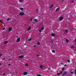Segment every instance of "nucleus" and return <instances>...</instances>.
I'll return each mask as SVG.
<instances>
[{
    "mask_svg": "<svg viewBox=\"0 0 76 76\" xmlns=\"http://www.w3.org/2000/svg\"><path fill=\"white\" fill-rule=\"evenodd\" d=\"M75 42L76 43V40H75Z\"/></svg>",
    "mask_w": 76,
    "mask_h": 76,
    "instance_id": "obj_51",
    "label": "nucleus"
},
{
    "mask_svg": "<svg viewBox=\"0 0 76 76\" xmlns=\"http://www.w3.org/2000/svg\"><path fill=\"white\" fill-rule=\"evenodd\" d=\"M64 70V68H63L62 69V71H63Z\"/></svg>",
    "mask_w": 76,
    "mask_h": 76,
    "instance_id": "obj_34",
    "label": "nucleus"
},
{
    "mask_svg": "<svg viewBox=\"0 0 76 76\" xmlns=\"http://www.w3.org/2000/svg\"><path fill=\"white\" fill-rule=\"evenodd\" d=\"M75 74L76 75V69L75 70Z\"/></svg>",
    "mask_w": 76,
    "mask_h": 76,
    "instance_id": "obj_32",
    "label": "nucleus"
},
{
    "mask_svg": "<svg viewBox=\"0 0 76 76\" xmlns=\"http://www.w3.org/2000/svg\"><path fill=\"white\" fill-rule=\"evenodd\" d=\"M63 19H64L63 17H61L59 18L58 20L60 21H61V20H63Z\"/></svg>",
    "mask_w": 76,
    "mask_h": 76,
    "instance_id": "obj_1",
    "label": "nucleus"
},
{
    "mask_svg": "<svg viewBox=\"0 0 76 76\" xmlns=\"http://www.w3.org/2000/svg\"><path fill=\"white\" fill-rule=\"evenodd\" d=\"M11 60H12V59H9L8 61H10Z\"/></svg>",
    "mask_w": 76,
    "mask_h": 76,
    "instance_id": "obj_39",
    "label": "nucleus"
},
{
    "mask_svg": "<svg viewBox=\"0 0 76 76\" xmlns=\"http://www.w3.org/2000/svg\"><path fill=\"white\" fill-rule=\"evenodd\" d=\"M7 20L8 21V20H10V19L9 18H8L7 19Z\"/></svg>",
    "mask_w": 76,
    "mask_h": 76,
    "instance_id": "obj_33",
    "label": "nucleus"
},
{
    "mask_svg": "<svg viewBox=\"0 0 76 76\" xmlns=\"http://www.w3.org/2000/svg\"><path fill=\"white\" fill-rule=\"evenodd\" d=\"M67 73V72L66 71H65L64 72V73L62 74V76H64V75H66V74Z\"/></svg>",
    "mask_w": 76,
    "mask_h": 76,
    "instance_id": "obj_4",
    "label": "nucleus"
},
{
    "mask_svg": "<svg viewBox=\"0 0 76 76\" xmlns=\"http://www.w3.org/2000/svg\"><path fill=\"white\" fill-rule=\"evenodd\" d=\"M33 19V18H31L30 20V21H31H31H32V20Z\"/></svg>",
    "mask_w": 76,
    "mask_h": 76,
    "instance_id": "obj_30",
    "label": "nucleus"
},
{
    "mask_svg": "<svg viewBox=\"0 0 76 76\" xmlns=\"http://www.w3.org/2000/svg\"><path fill=\"white\" fill-rule=\"evenodd\" d=\"M37 57H39V56H40V55H37Z\"/></svg>",
    "mask_w": 76,
    "mask_h": 76,
    "instance_id": "obj_26",
    "label": "nucleus"
},
{
    "mask_svg": "<svg viewBox=\"0 0 76 76\" xmlns=\"http://www.w3.org/2000/svg\"><path fill=\"white\" fill-rule=\"evenodd\" d=\"M0 65H1V64H0Z\"/></svg>",
    "mask_w": 76,
    "mask_h": 76,
    "instance_id": "obj_52",
    "label": "nucleus"
},
{
    "mask_svg": "<svg viewBox=\"0 0 76 76\" xmlns=\"http://www.w3.org/2000/svg\"><path fill=\"white\" fill-rule=\"evenodd\" d=\"M20 2L21 3H22L23 2V0H19Z\"/></svg>",
    "mask_w": 76,
    "mask_h": 76,
    "instance_id": "obj_18",
    "label": "nucleus"
},
{
    "mask_svg": "<svg viewBox=\"0 0 76 76\" xmlns=\"http://www.w3.org/2000/svg\"><path fill=\"white\" fill-rule=\"evenodd\" d=\"M23 75H28V72H24L23 73Z\"/></svg>",
    "mask_w": 76,
    "mask_h": 76,
    "instance_id": "obj_6",
    "label": "nucleus"
},
{
    "mask_svg": "<svg viewBox=\"0 0 76 76\" xmlns=\"http://www.w3.org/2000/svg\"><path fill=\"white\" fill-rule=\"evenodd\" d=\"M67 66V65L66 64L64 65V66Z\"/></svg>",
    "mask_w": 76,
    "mask_h": 76,
    "instance_id": "obj_47",
    "label": "nucleus"
},
{
    "mask_svg": "<svg viewBox=\"0 0 76 76\" xmlns=\"http://www.w3.org/2000/svg\"><path fill=\"white\" fill-rule=\"evenodd\" d=\"M8 42L7 41H5V42H4V44H7Z\"/></svg>",
    "mask_w": 76,
    "mask_h": 76,
    "instance_id": "obj_15",
    "label": "nucleus"
},
{
    "mask_svg": "<svg viewBox=\"0 0 76 76\" xmlns=\"http://www.w3.org/2000/svg\"><path fill=\"white\" fill-rule=\"evenodd\" d=\"M39 32H41V30H39Z\"/></svg>",
    "mask_w": 76,
    "mask_h": 76,
    "instance_id": "obj_41",
    "label": "nucleus"
},
{
    "mask_svg": "<svg viewBox=\"0 0 76 76\" xmlns=\"http://www.w3.org/2000/svg\"><path fill=\"white\" fill-rule=\"evenodd\" d=\"M20 41V38H19L17 39V42H19Z\"/></svg>",
    "mask_w": 76,
    "mask_h": 76,
    "instance_id": "obj_7",
    "label": "nucleus"
},
{
    "mask_svg": "<svg viewBox=\"0 0 76 76\" xmlns=\"http://www.w3.org/2000/svg\"><path fill=\"white\" fill-rule=\"evenodd\" d=\"M25 66H28V64H26L25 65Z\"/></svg>",
    "mask_w": 76,
    "mask_h": 76,
    "instance_id": "obj_20",
    "label": "nucleus"
},
{
    "mask_svg": "<svg viewBox=\"0 0 76 76\" xmlns=\"http://www.w3.org/2000/svg\"><path fill=\"white\" fill-rule=\"evenodd\" d=\"M34 20L37 23V22H38V20H37V19H35Z\"/></svg>",
    "mask_w": 76,
    "mask_h": 76,
    "instance_id": "obj_11",
    "label": "nucleus"
},
{
    "mask_svg": "<svg viewBox=\"0 0 76 76\" xmlns=\"http://www.w3.org/2000/svg\"><path fill=\"white\" fill-rule=\"evenodd\" d=\"M31 27H29L27 31H29V30H31Z\"/></svg>",
    "mask_w": 76,
    "mask_h": 76,
    "instance_id": "obj_13",
    "label": "nucleus"
},
{
    "mask_svg": "<svg viewBox=\"0 0 76 76\" xmlns=\"http://www.w3.org/2000/svg\"><path fill=\"white\" fill-rule=\"evenodd\" d=\"M24 15V13L22 12L20 13L19 14V15H20V16H23V15Z\"/></svg>",
    "mask_w": 76,
    "mask_h": 76,
    "instance_id": "obj_2",
    "label": "nucleus"
},
{
    "mask_svg": "<svg viewBox=\"0 0 76 76\" xmlns=\"http://www.w3.org/2000/svg\"><path fill=\"white\" fill-rule=\"evenodd\" d=\"M44 29V27H43L42 28V29H41V30H43Z\"/></svg>",
    "mask_w": 76,
    "mask_h": 76,
    "instance_id": "obj_23",
    "label": "nucleus"
},
{
    "mask_svg": "<svg viewBox=\"0 0 76 76\" xmlns=\"http://www.w3.org/2000/svg\"><path fill=\"white\" fill-rule=\"evenodd\" d=\"M3 55L2 54H0V56H1Z\"/></svg>",
    "mask_w": 76,
    "mask_h": 76,
    "instance_id": "obj_43",
    "label": "nucleus"
},
{
    "mask_svg": "<svg viewBox=\"0 0 76 76\" xmlns=\"http://www.w3.org/2000/svg\"><path fill=\"white\" fill-rule=\"evenodd\" d=\"M66 41L67 43H69V41L67 39H66Z\"/></svg>",
    "mask_w": 76,
    "mask_h": 76,
    "instance_id": "obj_10",
    "label": "nucleus"
},
{
    "mask_svg": "<svg viewBox=\"0 0 76 76\" xmlns=\"http://www.w3.org/2000/svg\"><path fill=\"white\" fill-rule=\"evenodd\" d=\"M3 29H4H4H5V27L3 28Z\"/></svg>",
    "mask_w": 76,
    "mask_h": 76,
    "instance_id": "obj_42",
    "label": "nucleus"
},
{
    "mask_svg": "<svg viewBox=\"0 0 76 76\" xmlns=\"http://www.w3.org/2000/svg\"><path fill=\"white\" fill-rule=\"evenodd\" d=\"M74 2V1H73V0H72L71 1V2L72 3H73V2Z\"/></svg>",
    "mask_w": 76,
    "mask_h": 76,
    "instance_id": "obj_31",
    "label": "nucleus"
},
{
    "mask_svg": "<svg viewBox=\"0 0 76 76\" xmlns=\"http://www.w3.org/2000/svg\"><path fill=\"white\" fill-rule=\"evenodd\" d=\"M65 32H68V30H65Z\"/></svg>",
    "mask_w": 76,
    "mask_h": 76,
    "instance_id": "obj_24",
    "label": "nucleus"
},
{
    "mask_svg": "<svg viewBox=\"0 0 76 76\" xmlns=\"http://www.w3.org/2000/svg\"><path fill=\"white\" fill-rule=\"evenodd\" d=\"M8 66H10V64H8Z\"/></svg>",
    "mask_w": 76,
    "mask_h": 76,
    "instance_id": "obj_44",
    "label": "nucleus"
},
{
    "mask_svg": "<svg viewBox=\"0 0 76 76\" xmlns=\"http://www.w3.org/2000/svg\"><path fill=\"white\" fill-rule=\"evenodd\" d=\"M55 76H57L56 75H55Z\"/></svg>",
    "mask_w": 76,
    "mask_h": 76,
    "instance_id": "obj_53",
    "label": "nucleus"
},
{
    "mask_svg": "<svg viewBox=\"0 0 76 76\" xmlns=\"http://www.w3.org/2000/svg\"><path fill=\"white\" fill-rule=\"evenodd\" d=\"M5 75H6V74H5V73H4L3 74V75L4 76Z\"/></svg>",
    "mask_w": 76,
    "mask_h": 76,
    "instance_id": "obj_35",
    "label": "nucleus"
},
{
    "mask_svg": "<svg viewBox=\"0 0 76 76\" xmlns=\"http://www.w3.org/2000/svg\"><path fill=\"white\" fill-rule=\"evenodd\" d=\"M40 68H41V69H43L44 68V66L41 65L39 67Z\"/></svg>",
    "mask_w": 76,
    "mask_h": 76,
    "instance_id": "obj_8",
    "label": "nucleus"
},
{
    "mask_svg": "<svg viewBox=\"0 0 76 76\" xmlns=\"http://www.w3.org/2000/svg\"><path fill=\"white\" fill-rule=\"evenodd\" d=\"M3 60H5V58H3Z\"/></svg>",
    "mask_w": 76,
    "mask_h": 76,
    "instance_id": "obj_46",
    "label": "nucleus"
},
{
    "mask_svg": "<svg viewBox=\"0 0 76 76\" xmlns=\"http://www.w3.org/2000/svg\"><path fill=\"white\" fill-rule=\"evenodd\" d=\"M61 1H62V2H63V1H64V0H62Z\"/></svg>",
    "mask_w": 76,
    "mask_h": 76,
    "instance_id": "obj_40",
    "label": "nucleus"
},
{
    "mask_svg": "<svg viewBox=\"0 0 76 76\" xmlns=\"http://www.w3.org/2000/svg\"><path fill=\"white\" fill-rule=\"evenodd\" d=\"M23 57H24L23 56L21 55L19 56V58H23Z\"/></svg>",
    "mask_w": 76,
    "mask_h": 76,
    "instance_id": "obj_5",
    "label": "nucleus"
},
{
    "mask_svg": "<svg viewBox=\"0 0 76 76\" xmlns=\"http://www.w3.org/2000/svg\"><path fill=\"white\" fill-rule=\"evenodd\" d=\"M73 47H74V46H71V48L73 49Z\"/></svg>",
    "mask_w": 76,
    "mask_h": 76,
    "instance_id": "obj_19",
    "label": "nucleus"
},
{
    "mask_svg": "<svg viewBox=\"0 0 76 76\" xmlns=\"http://www.w3.org/2000/svg\"><path fill=\"white\" fill-rule=\"evenodd\" d=\"M63 73V71H61V72L60 73V74H61Z\"/></svg>",
    "mask_w": 76,
    "mask_h": 76,
    "instance_id": "obj_37",
    "label": "nucleus"
},
{
    "mask_svg": "<svg viewBox=\"0 0 76 76\" xmlns=\"http://www.w3.org/2000/svg\"><path fill=\"white\" fill-rule=\"evenodd\" d=\"M37 76H41V75L38 74L37 75Z\"/></svg>",
    "mask_w": 76,
    "mask_h": 76,
    "instance_id": "obj_29",
    "label": "nucleus"
},
{
    "mask_svg": "<svg viewBox=\"0 0 76 76\" xmlns=\"http://www.w3.org/2000/svg\"><path fill=\"white\" fill-rule=\"evenodd\" d=\"M20 10H23V8L22 7H20Z\"/></svg>",
    "mask_w": 76,
    "mask_h": 76,
    "instance_id": "obj_14",
    "label": "nucleus"
},
{
    "mask_svg": "<svg viewBox=\"0 0 76 76\" xmlns=\"http://www.w3.org/2000/svg\"><path fill=\"white\" fill-rule=\"evenodd\" d=\"M37 44H38V45H40V43L39 42H37Z\"/></svg>",
    "mask_w": 76,
    "mask_h": 76,
    "instance_id": "obj_17",
    "label": "nucleus"
},
{
    "mask_svg": "<svg viewBox=\"0 0 76 76\" xmlns=\"http://www.w3.org/2000/svg\"><path fill=\"white\" fill-rule=\"evenodd\" d=\"M8 30L10 32V31H12V28L11 27H9Z\"/></svg>",
    "mask_w": 76,
    "mask_h": 76,
    "instance_id": "obj_3",
    "label": "nucleus"
},
{
    "mask_svg": "<svg viewBox=\"0 0 76 76\" xmlns=\"http://www.w3.org/2000/svg\"><path fill=\"white\" fill-rule=\"evenodd\" d=\"M37 13H38V9L37 10Z\"/></svg>",
    "mask_w": 76,
    "mask_h": 76,
    "instance_id": "obj_36",
    "label": "nucleus"
},
{
    "mask_svg": "<svg viewBox=\"0 0 76 76\" xmlns=\"http://www.w3.org/2000/svg\"><path fill=\"white\" fill-rule=\"evenodd\" d=\"M17 34H19V33H17Z\"/></svg>",
    "mask_w": 76,
    "mask_h": 76,
    "instance_id": "obj_50",
    "label": "nucleus"
},
{
    "mask_svg": "<svg viewBox=\"0 0 76 76\" xmlns=\"http://www.w3.org/2000/svg\"><path fill=\"white\" fill-rule=\"evenodd\" d=\"M31 40H32V39H31V38H30L29 39H28V41H31Z\"/></svg>",
    "mask_w": 76,
    "mask_h": 76,
    "instance_id": "obj_16",
    "label": "nucleus"
},
{
    "mask_svg": "<svg viewBox=\"0 0 76 76\" xmlns=\"http://www.w3.org/2000/svg\"><path fill=\"white\" fill-rule=\"evenodd\" d=\"M53 7V5H52L50 7V8H52Z\"/></svg>",
    "mask_w": 76,
    "mask_h": 76,
    "instance_id": "obj_25",
    "label": "nucleus"
},
{
    "mask_svg": "<svg viewBox=\"0 0 76 76\" xmlns=\"http://www.w3.org/2000/svg\"><path fill=\"white\" fill-rule=\"evenodd\" d=\"M52 52L53 53H55V50H52Z\"/></svg>",
    "mask_w": 76,
    "mask_h": 76,
    "instance_id": "obj_22",
    "label": "nucleus"
},
{
    "mask_svg": "<svg viewBox=\"0 0 76 76\" xmlns=\"http://www.w3.org/2000/svg\"><path fill=\"white\" fill-rule=\"evenodd\" d=\"M67 61H68V62H69V63H70V61L69 60H67Z\"/></svg>",
    "mask_w": 76,
    "mask_h": 76,
    "instance_id": "obj_28",
    "label": "nucleus"
},
{
    "mask_svg": "<svg viewBox=\"0 0 76 76\" xmlns=\"http://www.w3.org/2000/svg\"><path fill=\"white\" fill-rule=\"evenodd\" d=\"M59 10V8H58L56 9V12H57Z\"/></svg>",
    "mask_w": 76,
    "mask_h": 76,
    "instance_id": "obj_12",
    "label": "nucleus"
},
{
    "mask_svg": "<svg viewBox=\"0 0 76 76\" xmlns=\"http://www.w3.org/2000/svg\"><path fill=\"white\" fill-rule=\"evenodd\" d=\"M55 34H51V36H52V37H54L55 36Z\"/></svg>",
    "mask_w": 76,
    "mask_h": 76,
    "instance_id": "obj_9",
    "label": "nucleus"
},
{
    "mask_svg": "<svg viewBox=\"0 0 76 76\" xmlns=\"http://www.w3.org/2000/svg\"><path fill=\"white\" fill-rule=\"evenodd\" d=\"M0 22H1V23H3V21H2V20H0Z\"/></svg>",
    "mask_w": 76,
    "mask_h": 76,
    "instance_id": "obj_27",
    "label": "nucleus"
},
{
    "mask_svg": "<svg viewBox=\"0 0 76 76\" xmlns=\"http://www.w3.org/2000/svg\"><path fill=\"white\" fill-rule=\"evenodd\" d=\"M61 64H63V63H61Z\"/></svg>",
    "mask_w": 76,
    "mask_h": 76,
    "instance_id": "obj_49",
    "label": "nucleus"
},
{
    "mask_svg": "<svg viewBox=\"0 0 76 76\" xmlns=\"http://www.w3.org/2000/svg\"><path fill=\"white\" fill-rule=\"evenodd\" d=\"M48 69H49V70H50V68H49Z\"/></svg>",
    "mask_w": 76,
    "mask_h": 76,
    "instance_id": "obj_48",
    "label": "nucleus"
},
{
    "mask_svg": "<svg viewBox=\"0 0 76 76\" xmlns=\"http://www.w3.org/2000/svg\"><path fill=\"white\" fill-rule=\"evenodd\" d=\"M71 74H73V72H71Z\"/></svg>",
    "mask_w": 76,
    "mask_h": 76,
    "instance_id": "obj_38",
    "label": "nucleus"
},
{
    "mask_svg": "<svg viewBox=\"0 0 76 76\" xmlns=\"http://www.w3.org/2000/svg\"><path fill=\"white\" fill-rule=\"evenodd\" d=\"M36 45H34L33 46V47H36Z\"/></svg>",
    "mask_w": 76,
    "mask_h": 76,
    "instance_id": "obj_45",
    "label": "nucleus"
},
{
    "mask_svg": "<svg viewBox=\"0 0 76 76\" xmlns=\"http://www.w3.org/2000/svg\"><path fill=\"white\" fill-rule=\"evenodd\" d=\"M60 73H58V74H57V75H58V76H59V75H60Z\"/></svg>",
    "mask_w": 76,
    "mask_h": 76,
    "instance_id": "obj_21",
    "label": "nucleus"
}]
</instances>
